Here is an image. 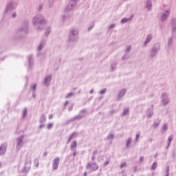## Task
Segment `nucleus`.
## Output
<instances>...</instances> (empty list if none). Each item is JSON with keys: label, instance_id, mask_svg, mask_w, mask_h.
Wrapping results in <instances>:
<instances>
[{"label": "nucleus", "instance_id": "nucleus-1", "mask_svg": "<svg viewBox=\"0 0 176 176\" xmlns=\"http://www.w3.org/2000/svg\"><path fill=\"white\" fill-rule=\"evenodd\" d=\"M99 167L98 164L96 162H89L87 165V170H89V171H97Z\"/></svg>", "mask_w": 176, "mask_h": 176}, {"label": "nucleus", "instance_id": "nucleus-2", "mask_svg": "<svg viewBox=\"0 0 176 176\" xmlns=\"http://www.w3.org/2000/svg\"><path fill=\"white\" fill-rule=\"evenodd\" d=\"M23 140H24V135H21L16 139V151H20L23 148Z\"/></svg>", "mask_w": 176, "mask_h": 176}, {"label": "nucleus", "instance_id": "nucleus-3", "mask_svg": "<svg viewBox=\"0 0 176 176\" xmlns=\"http://www.w3.org/2000/svg\"><path fill=\"white\" fill-rule=\"evenodd\" d=\"M46 122V116L43 114L39 120V129H43L45 127V123Z\"/></svg>", "mask_w": 176, "mask_h": 176}, {"label": "nucleus", "instance_id": "nucleus-4", "mask_svg": "<svg viewBox=\"0 0 176 176\" xmlns=\"http://www.w3.org/2000/svg\"><path fill=\"white\" fill-rule=\"evenodd\" d=\"M8 149V144L3 143L0 146V156L5 155L6 153V150Z\"/></svg>", "mask_w": 176, "mask_h": 176}, {"label": "nucleus", "instance_id": "nucleus-5", "mask_svg": "<svg viewBox=\"0 0 176 176\" xmlns=\"http://www.w3.org/2000/svg\"><path fill=\"white\" fill-rule=\"evenodd\" d=\"M59 164H60V157L54 158L53 160L52 168L54 170H57V168H58Z\"/></svg>", "mask_w": 176, "mask_h": 176}, {"label": "nucleus", "instance_id": "nucleus-6", "mask_svg": "<svg viewBox=\"0 0 176 176\" xmlns=\"http://www.w3.org/2000/svg\"><path fill=\"white\" fill-rule=\"evenodd\" d=\"M31 168V160H28L25 163V166L23 168V173H28Z\"/></svg>", "mask_w": 176, "mask_h": 176}, {"label": "nucleus", "instance_id": "nucleus-7", "mask_svg": "<svg viewBox=\"0 0 176 176\" xmlns=\"http://www.w3.org/2000/svg\"><path fill=\"white\" fill-rule=\"evenodd\" d=\"M168 102H170V99H168L167 94H163L162 96V103L163 105H167Z\"/></svg>", "mask_w": 176, "mask_h": 176}, {"label": "nucleus", "instance_id": "nucleus-8", "mask_svg": "<svg viewBox=\"0 0 176 176\" xmlns=\"http://www.w3.org/2000/svg\"><path fill=\"white\" fill-rule=\"evenodd\" d=\"M86 116V110H82L80 114L76 117V119H82Z\"/></svg>", "mask_w": 176, "mask_h": 176}, {"label": "nucleus", "instance_id": "nucleus-9", "mask_svg": "<svg viewBox=\"0 0 176 176\" xmlns=\"http://www.w3.org/2000/svg\"><path fill=\"white\" fill-rule=\"evenodd\" d=\"M133 143V139L131 138H129L126 140V148L129 149L130 146H131V144Z\"/></svg>", "mask_w": 176, "mask_h": 176}, {"label": "nucleus", "instance_id": "nucleus-10", "mask_svg": "<svg viewBox=\"0 0 176 176\" xmlns=\"http://www.w3.org/2000/svg\"><path fill=\"white\" fill-rule=\"evenodd\" d=\"M125 93H126V89H121V91L118 94L119 100H120V98H122V97L124 96Z\"/></svg>", "mask_w": 176, "mask_h": 176}, {"label": "nucleus", "instance_id": "nucleus-11", "mask_svg": "<svg viewBox=\"0 0 176 176\" xmlns=\"http://www.w3.org/2000/svg\"><path fill=\"white\" fill-rule=\"evenodd\" d=\"M76 137H78V133H77L76 132L73 133L70 135V137H69V140H68V142H70L71 140H73V138H76Z\"/></svg>", "mask_w": 176, "mask_h": 176}, {"label": "nucleus", "instance_id": "nucleus-12", "mask_svg": "<svg viewBox=\"0 0 176 176\" xmlns=\"http://www.w3.org/2000/svg\"><path fill=\"white\" fill-rule=\"evenodd\" d=\"M129 109L125 108L122 111V116H127V115H129Z\"/></svg>", "mask_w": 176, "mask_h": 176}, {"label": "nucleus", "instance_id": "nucleus-13", "mask_svg": "<svg viewBox=\"0 0 176 176\" xmlns=\"http://www.w3.org/2000/svg\"><path fill=\"white\" fill-rule=\"evenodd\" d=\"M153 116V110L150 109L147 111L146 118H152Z\"/></svg>", "mask_w": 176, "mask_h": 176}, {"label": "nucleus", "instance_id": "nucleus-14", "mask_svg": "<svg viewBox=\"0 0 176 176\" xmlns=\"http://www.w3.org/2000/svg\"><path fill=\"white\" fill-rule=\"evenodd\" d=\"M76 146H77V143L76 141L73 142L72 143V145H71V148H72V151H75L76 150Z\"/></svg>", "mask_w": 176, "mask_h": 176}, {"label": "nucleus", "instance_id": "nucleus-15", "mask_svg": "<svg viewBox=\"0 0 176 176\" xmlns=\"http://www.w3.org/2000/svg\"><path fill=\"white\" fill-rule=\"evenodd\" d=\"M168 11H166V14H164L162 16V21H164V20H166V19H167L168 17Z\"/></svg>", "mask_w": 176, "mask_h": 176}, {"label": "nucleus", "instance_id": "nucleus-16", "mask_svg": "<svg viewBox=\"0 0 176 176\" xmlns=\"http://www.w3.org/2000/svg\"><path fill=\"white\" fill-rule=\"evenodd\" d=\"M50 80H52V76H47L45 78L44 83L47 85L48 82H50Z\"/></svg>", "mask_w": 176, "mask_h": 176}, {"label": "nucleus", "instance_id": "nucleus-17", "mask_svg": "<svg viewBox=\"0 0 176 176\" xmlns=\"http://www.w3.org/2000/svg\"><path fill=\"white\" fill-rule=\"evenodd\" d=\"M157 167V162H153V164L151 168V170H156Z\"/></svg>", "mask_w": 176, "mask_h": 176}, {"label": "nucleus", "instance_id": "nucleus-18", "mask_svg": "<svg viewBox=\"0 0 176 176\" xmlns=\"http://www.w3.org/2000/svg\"><path fill=\"white\" fill-rule=\"evenodd\" d=\"M107 138L111 140H113V138H115V135H113V133H110L108 136Z\"/></svg>", "mask_w": 176, "mask_h": 176}, {"label": "nucleus", "instance_id": "nucleus-19", "mask_svg": "<svg viewBox=\"0 0 176 176\" xmlns=\"http://www.w3.org/2000/svg\"><path fill=\"white\" fill-rule=\"evenodd\" d=\"M141 135V133L140 132H137L135 134V141L136 142H138V140H140V137Z\"/></svg>", "mask_w": 176, "mask_h": 176}, {"label": "nucleus", "instance_id": "nucleus-20", "mask_svg": "<svg viewBox=\"0 0 176 176\" xmlns=\"http://www.w3.org/2000/svg\"><path fill=\"white\" fill-rule=\"evenodd\" d=\"M53 126H54V124L53 123H49L47 124V129L48 130H52V129H53Z\"/></svg>", "mask_w": 176, "mask_h": 176}, {"label": "nucleus", "instance_id": "nucleus-21", "mask_svg": "<svg viewBox=\"0 0 176 176\" xmlns=\"http://www.w3.org/2000/svg\"><path fill=\"white\" fill-rule=\"evenodd\" d=\"M27 113H28L27 109H24L23 111V118H27Z\"/></svg>", "mask_w": 176, "mask_h": 176}, {"label": "nucleus", "instance_id": "nucleus-22", "mask_svg": "<svg viewBox=\"0 0 176 176\" xmlns=\"http://www.w3.org/2000/svg\"><path fill=\"white\" fill-rule=\"evenodd\" d=\"M173 136H169L168 137V146H169L171 144V141H173Z\"/></svg>", "mask_w": 176, "mask_h": 176}, {"label": "nucleus", "instance_id": "nucleus-23", "mask_svg": "<svg viewBox=\"0 0 176 176\" xmlns=\"http://www.w3.org/2000/svg\"><path fill=\"white\" fill-rule=\"evenodd\" d=\"M151 39H152V36L148 35V37H147V39L145 42V45H146V43H148V42H149V41H151Z\"/></svg>", "mask_w": 176, "mask_h": 176}, {"label": "nucleus", "instance_id": "nucleus-24", "mask_svg": "<svg viewBox=\"0 0 176 176\" xmlns=\"http://www.w3.org/2000/svg\"><path fill=\"white\" fill-rule=\"evenodd\" d=\"M123 167H127V164L126 162H122L120 164V168H123Z\"/></svg>", "mask_w": 176, "mask_h": 176}, {"label": "nucleus", "instance_id": "nucleus-25", "mask_svg": "<svg viewBox=\"0 0 176 176\" xmlns=\"http://www.w3.org/2000/svg\"><path fill=\"white\" fill-rule=\"evenodd\" d=\"M127 21H128V19H126V18H124V19H122V21H121V23H127Z\"/></svg>", "mask_w": 176, "mask_h": 176}, {"label": "nucleus", "instance_id": "nucleus-26", "mask_svg": "<svg viewBox=\"0 0 176 176\" xmlns=\"http://www.w3.org/2000/svg\"><path fill=\"white\" fill-rule=\"evenodd\" d=\"M106 91H107L105 89H102V91H100V94H105Z\"/></svg>", "mask_w": 176, "mask_h": 176}, {"label": "nucleus", "instance_id": "nucleus-27", "mask_svg": "<svg viewBox=\"0 0 176 176\" xmlns=\"http://www.w3.org/2000/svg\"><path fill=\"white\" fill-rule=\"evenodd\" d=\"M169 171H170V168L168 167L167 170H166V176H169L170 175V174L168 173Z\"/></svg>", "mask_w": 176, "mask_h": 176}, {"label": "nucleus", "instance_id": "nucleus-28", "mask_svg": "<svg viewBox=\"0 0 176 176\" xmlns=\"http://www.w3.org/2000/svg\"><path fill=\"white\" fill-rule=\"evenodd\" d=\"M159 126V122H155L153 124V127H157Z\"/></svg>", "mask_w": 176, "mask_h": 176}, {"label": "nucleus", "instance_id": "nucleus-29", "mask_svg": "<svg viewBox=\"0 0 176 176\" xmlns=\"http://www.w3.org/2000/svg\"><path fill=\"white\" fill-rule=\"evenodd\" d=\"M104 166H108L109 164V160H108L107 162H104Z\"/></svg>", "mask_w": 176, "mask_h": 176}, {"label": "nucleus", "instance_id": "nucleus-30", "mask_svg": "<svg viewBox=\"0 0 176 176\" xmlns=\"http://www.w3.org/2000/svg\"><path fill=\"white\" fill-rule=\"evenodd\" d=\"M72 94H74L73 93H70L69 94H68L66 98H68L69 97H71V96H72Z\"/></svg>", "mask_w": 176, "mask_h": 176}, {"label": "nucleus", "instance_id": "nucleus-31", "mask_svg": "<svg viewBox=\"0 0 176 176\" xmlns=\"http://www.w3.org/2000/svg\"><path fill=\"white\" fill-rule=\"evenodd\" d=\"M68 104H69V102L68 101H66L65 103L64 104L65 108V107H67V105H68Z\"/></svg>", "mask_w": 176, "mask_h": 176}, {"label": "nucleus", "instance_id": "nucleus-32", "mask_svg": "<svg viewBox=\"0 0 176 176\" xmlns=\"http://www.w3.org/2000/svg\"><path fill=\"white\" fill-rule=\"evenodd\" d=\"M49 119H50V120H52V119H53V115L52 114L49 116Z\"/></svg>", "mask_w": 176, "mask_h": 176}, {"label": "nucleus", "instance_id": "nucleus-33", "mask_svg": "<svg viewBox=\"0 0 176 176\" xmlns=\"http://www.w3.org/2000/svg\"><path fill=\"white\" fill-rule=\"evenodd\" d=\"M138 169V166H134L133 167V171H137V170Z\"/></svg>", "mask_w": 176, "mask_h": 176}, {"label": "nucleus", "instance_id": "nucleus-34", "mask_svg": "<svg viewBox=\"0 0 176 176\" xmlns=\"http://www.w3.org/2000/svg\"><path fill=\"white\" fill-rule=\"evenodd\" d=\"M144 157H140V162H144Z\"/></svg>", "mask_w": 176, "mask_h": 176}, {"label": "nucleus", "instance_id": "nucleus-35", "mask_svg": "<svg viewBox=\"0 0 176 176\" xmlns=\"http://www.w3.org/2000/svg\"><path fill=\"white\" fill-rule=\"evenodd\" d=\"M73 152L74 156H76V150L73 151Z\"/></svg>", "mask_w": 176, "mask_h": 176}, {"label": "nucleus", "instance_id": "nucleus-36", "mask_svg": "<svg viewBox=\"0 0 176 176\" xmlns=\"http://www.w3.org/2000/svg\"><path fill=\"white\" fill-rule=\"evenodd\" d=\"M72 107H74V105L72 104L71 107H69V111H72Z\"/></svg>", "mask_w": 176, "mask_h": 176}, {"label": "nucleus", "instance_id": "nucleus-37", "mask_svg": "<svg viewBox=\"0 0 176 176\" xmlns=\"http://www.w3.org/2000/svg\"><path fill=\"white\" fill-rule=\"evenodd\" d=\"M33 89H36V85H34L33 86Z\"/></svg>", "mask_w": 176, "mask_h": 176}, {"label": "nucleus", "instance_id": "nucleus-38", "mask_svg": "<svg viewBox=\"0 0 176 176\" xmlns=\"http://www.w3.org/2000/svg\"><path fill=\"white\" fill-rule=\"evenodd\" d=\"M12 17H16V13L13 14Z\"/></svg>", "mask_w": 176, "mask_h": 176}, {"label": "nucleus", "instance_id": "nucleus-39", "mask_svg": "<svg viewBox=\"0 0 176 176\" xmlns=\"http://www.w3.org/2000/svg\"><path fill=\"white\" fill-rule=\"evenodd\" d=\"M94 91V90H91V91H90L91 94H93Z\"/></svg>", "mask_w": 176, "mask_h": 176}, {"label": "nucleus", "instance_id": "nucleus-40", "mask_svg": "<svg viewBox=\"0 0 176 176\" xmlns=\"http://www.w3.org/2000/svg\"><path fill=\"white\" fill-rule=\"evenodd\" d=\"M86 175H87V173L85 172V173H84V176H86Z\"/></svg>", "mask_w": 176, "mask_h": 176}, {"label": "nucleus", "instance_id": "nucleus-41", "mask_svg": "<svg viewBox=\"0 0 176 176\" xmlns=\"http://www.w3.org/2000/svg\"><path fill=\"white\" fill-rule=\"evenodd\" d=\"M94 159H96L94 157H92V160H94Z\"/></svg>", "mask_w": 176, "mask_h": 176}, {"label": "nucleus", "instance_id": "nucleus-42", "mask_svg": "<svg viewBox=\"0 0 176 176\" xmlns=\"http://www.w3.org/2000/svg\"><path fill=\"white\" fill-rule=\"evenodd\" d=\"M112 27H113V25L110 26V28H112Z\"/></svg>", "mask_w": 176, "mask_h": 176}, {"label": "nucleus", "instance_id": "nucleus-43", "mask_svg": "<svg viewBox=\"0 0 176 176\" xmlns=\"http://www.w3.org/2000/svg\"><path fill=\"white\" fill-rule=\"evenodd\" d=\"M33 97H35V95H34V94H33Z\"/></svg>", "mask_w": 176, "mask_h": 176}, {"label": "nucleus", "instance_id": "nucleus-44", "mask_svg": "<svg viewBox=\"0 0 176 176\" xmlns=\"http://www.w3.org/2000/svg\"><path fill=\"white\" fill-rule=\"evenodd\" d=\"M38 164H39L38 162H37V166H38Z\"/></svg>", "mask_w": 176, "mask_h": 176}]
</instances>
